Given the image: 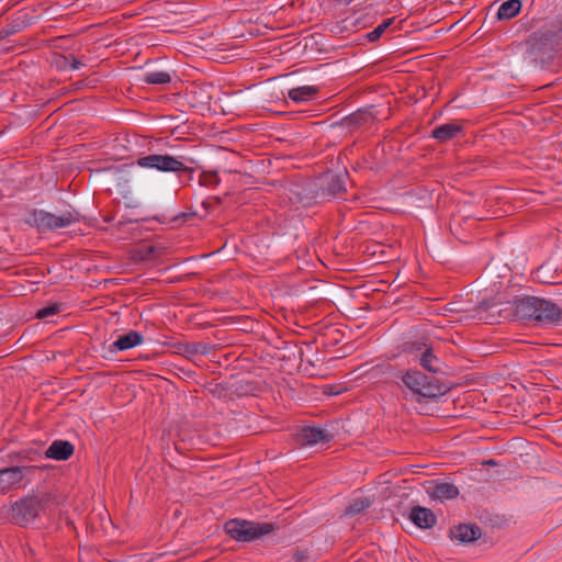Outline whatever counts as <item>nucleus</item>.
Wrapping results in <instances>:
<instances>
[{"label":"nucleus","instance_id":"1","mask_svg":"<svg viewBox=\"0 0 562 562\" xmlns=\"http://www.w3.org/2000/svg\"><path fill=\"white\" fill-rule=\"evenodd\" d=\"M562 38V27L544 26L532 32L525 42L516 65L522 70L543 68L552 58L554 48Z\"/></svg>","mask_w":562,"mask_h":562},{"label":"nucleus","instance_id":"2","mask_svg":"<svg viewBox=\"0 0 562 562\" xmlns=\"http://www.w3.org/2000/svg\"><path fill=\"white\" fill-rule=\"evenodd\" d=\"M79 221L80 214L76 210L67 211L61 215H55L43 210H33L25 220L30 226L35 227L40 232L57 231Z\"/></svg>","mask_w":562,"mask_h":562},{"label":"nucleus","instance_id":"3","mask_svg":"<svg viewBox=\"0 0 562 562\" xmlns=\"http://www.w3.org/2000/svg\"><path fill=\"white\" fill-rule=\"evenodd\" d=\"M50 502L52 496L48 493L29 495L12 504L11 517L19 526H26L33 521Z\"/></svg>","mask_w":562,"mask_h":562},{"label":"nucleus","instance_id":"4","mask_svg":"<svg viewBox=\"0 0 562 562\" xmlns=\"http://www.w3.org/2000/svg\"><path fill=\"white\" fill-rule=\"evenodd\" d=\"M402 381L415 394L430 398L443 395L450 389L447 384L417 370L407 371Z\"/></svg>","mask_w":562,"mask_h":562},{"label":"nucleus","instance_id":"5","mask_svg":"<svg viewBox=\"0 0 562 562\" xmlns=\"http://www.w3.org/2000/svg\"><path fill=\"white\" fill-rule=\"evenodd\" d=\"M211 97L207 91L195 85L194 82L178 85V111L186 112L191 110L192 114L195 111H202L209 105Z\"/></svg>","mask_w":562,"mask_h":562},{"label":"nucleus","instance_id":"6","mask_svg":"<svg viewBox=\"0 0 562 562\" xmlns=\"http://www.w3.org/2000/svg\"><path fill=\"white\" fill-rule=\"evenodd\" d=\"M226 532L238 541H251L260 536L269 533L272 530L270 524H255L247 520H229L225 524Z\"/></svg>","mask_w":562,"mask_h":562},{"label":"nucleus","instance_id":"7","mask_svg":"<svg viewBox=\"0 0 562 562\" xmlns=\"http://www.w3.org/2000/svg\"><path fill=\"white\" fill-rule=\"evenodd\" d=\"M34 467H11L0 469V493H8L21 487L25 475L34 471Z\"/></svg>","mask_w":562,"mask_h":562},{"label":"nucleus","instance_id":"8","mask_svg":"<svg viewBox=\"0 0 562 562\" xmlns=\"http://www.w3.org/2000/svg\"><path fill=\"white\" fill-rule=\"evenodd\" d=\"M319 188L316 183L307 181L300 184H293L289 189V201L292 204L310 205L319 194Z\"/></svg>","mask_w":562,"mask_h":562},{"label":"nucleus","instance_id":"9","mask_svg":"<svg viewBox=\"0 0 562 562\" xmlns=\"http://www.w3.org/2000/svg\"><path fill=\"white\" fill-rule=\"evenodd\" d=\"M347 179L348 172L346 170L340 173H326L322 178V187L319 188L322 196H336L344 193Z\"/></svg>","mask_w":562,"mask_h":562},{"label":"nucleus","instance_id":"10","mask_svg":"<svg viewBox=\"0 0 562 562\" xmlns=\"http://www.w3.org/2000/svg\"><path fill=\"white\" fill-rule=\"evenodd\" d=\"M537 322L559 324L562 322V310L555 303L539 297Z\"/></svg>","mask_w":562,"mask_h":562},{"label":"nucleus","instance_id":"11","mask_svg":"<svg viewBox=\"0 0 562 562\" xmlns=\"http://www.w3.org/2000/svg\"><path fill=\"white\" fill-rule=\"evenodd\" d=\"M140 167L157 168L161 171H176V157L169 155H148L137 160Z\"/></svg>","mask_w":562,"mask_h":562},{"label":"nucleus","instance_id":"12","mask_svg":"<svg viewBox=\"0 0 562 562\" xmlns=\"http://www.w3.org/2000/svg\"><path fill=\"white\" fill-rule=\"evenodd\" d=\"M331 438L333 435L326 430L305 427L297 434L296 440L301 446H313L319 442H329Z\"/></svg>","mask_w":562,"mask_h":562},{"label":"nucleus","instance_id":"13","mask_svg":"<svg viewBox=\"0 0 562 562\" xmlns=\"http://www.w3.org/2000/svg\"><path fill=\"white\" fill-rule=\"evenodd\" d=\"M539 297L531 296L518 300L515 305V315L522 321H537Z\"/></svg>","mask_w":562,"mask_h":562},{"label":"nucleus","instance_id":"14","mask_svg":"<svg viewBox=\"0 0 562 562\" xmlns=\"http://www.w3.org/2000/svg\"><path fill=\"white\" fill-rule=\"evenodd\" d=\"M409 519L422 529H428L436 525L435 514L426 507L415 506L412 508Z\"/></svg>","mask_w":562,"mask_h":562},{"label":"nucleus","instance_id":"15","mask_svg":"<svg viewBox=\"0 0 562 562\" xmlns=\"http://www.w3.org/2000/svg\"><path fill=\"white\" fill-rule=\"evenodd\" d=\"M74 445L66 440H55L46 450L45 457L54 460H68L74 454Z\"/></svg>","mask_w":562,"mask_h":562},{"label":"nucleus","instance_id":"16","mask_svg":"<svg viewBox=\"0 0 562 562\" xmlns=\"http://www.w3.org/2000/svg\"><path fill=\"white\" fill-rule=\"evenodd\" d=\"M450 536L461 542H472L481 537V528L477 525L461 524L450 530Z\"/></svg>","mask_w":562,"mask_h":562},{"label":"nucleus","instance_id":"17","mask_svg":"<svg viewBox=\"0 0 562 562\" xmlns=\"http://www.w3.org/2000/svg\"><path fill=\"white\" fill-rule=\"evenodd\" d=\"M143 335L138 331L131 330L130 333L120 336L111 346V351L113 350H127L133 347H136L143 342Z\"/></svg>","mask_w":562,"mask_h":562},{"label":"nucleus","instance_id":"18","mask_svg":"<svg viewBox=\"0 0 562 562\" xmlns=\"http://www.w3.org/2000/svg\"><path fill=\"white\" fill-rule=\"evenodd\" d=\"M430 496L437 499H452L459 495V488L452 484L447 482L437 483L432 491L429 492Z\"/></svg>","mask_w":562,"mask_h":562},{"label":"nucleus","instance_id":"19","mask_svg":"<svg viewBox=\"0 0 562 562\" xmlns=\"http://www.w3.org/2000/svg\"><path fill=\"white\" fill-rule=\"evenodd\" d=\"M373 121V115L368 110H358L357 112L341 120L346 127H359Z\"/></svg>","mask_w":562,"mask_h":562},{"label":"nucleus","instance_id":"20","mask_svg":"<svg viewBox=\"0 0 562 562\" xmlns=\"http://www.w3.org/2000/svg\"><path fill=\"white\" fill-rule=\"evenodd\" d=\"M462 131V126L457 123H447L436 127L431 136L440 142L452 139Z\"/></svg>","mask_w":562,"mask_h":562},{"label":"nucleus","instance_id":"21","mask_svg":"<svg viewBox=\"0 0 562 562\" xmlns=\"http://www.w3.org/2000/svg\"><path fill=\"white\" fill-rule=\"evenodd\" d=\"M520 0H508L501 4L497 11L498 20H508L516 16L521 10Z\"/></svg>","mask_w":562,"mask_h":562},{"label":"nucleus","instance_id":"22","mask_svg":"<svg viewBox=\"0 0 562 562\" xmlns=\"http://www.w3.org/2000/svg\"><path fill=\"white\" fill-rule=\"evenodd\" d=\"M373 504V501L369 497L356 498L353 499L349 506L345 509V516L353 517L359 514H362L366 509H368Z\"/></svg>","mask_w":562,"mask_h":562},{"label":"nucleus","instance_id":"23","mask_svg":"<svg viewBox=\"0 0 562 562\" xmlns=\"http://www.w3.org/2000/svg\"><path fill=\"white\" fill-rule=\"evenodd\" d=\"M318 92L317 88L311 86H303L293 88L289 91V98L294 102H303L310 100Z\"/></svg>","mask_w":562,"mask_h":562},{"label":"nucleus","instance_id":"24","mask_svg":"<svg viewBox=\"0 0 562 562\" xmlns=\"http://www.w3.org/2000/svg\"><path fill=\"white\" fill-rule=\"evenodd\" d=\"M420 366L429 372H438L439 369L435 367V362H438V358L432 353L431 347H426L420 356Z\"/></svg>","mask_w":562,"mask_h":562},{"label":"nucleus","instance_id":"25","mask_svg":"<svg viewBox=\"0 0 562 562\" xmlns=\"http://www.w3.org/2000/svg\"><path fill=\"white\" fill-rule=\"evenodd\" d=\"M179 148H180V145H178V162H177L178 175L181 171H191V170H193V167L187 166L184 164V161H189L192 165L196 162V159L194 157L188 156L187 153H184L182 150H179Z\"/></svg>","mask_w":562,"mask_h":562},{"label":"nucleus","instance_id":"26","mask_svg":"<svg viewBox=\"0 0 562 562\" xmlns=\"http://www.w3.org/2000/svg\"><path fill=\"white\" fill-rule=\"evenodd\" d=\"M394 18H390L380 25H378L373 31L368 33L367 38L369 42H375L378 41L381 35L385 32V30L393 23Z\"/></svg>","mask_w":562,"mask_h":562},{"label":"nucleus","instance_id":"27","mask_svg":"<svg viewBox=\"0 0 562 562\" xmlns=\"http://www.w3.org/2000/svg\"><path fill=\"white\" fill-rule=\"evenodd\" d=\"M170 75L164 71L151 72L146 77V82L154 85L167 83L170 82Z\"/></svg>","mask_w":562,"mask_h":562},{"label":"nucleus","instance_id":"28","mask_svg":"<svg viewBox=\"0 0 562 562\" xmlns=\"http://www.w3.org/2000/svg\"><path fill=\"white\" fill-rule=\"evenodd\" d=\"M60 312V304L53 303L46 307H43L36 312V318L43 319L48 316H53Z\"/></svg>","mask_w":562,"mask_h":562},{"label":"nucleus","instance_id":"29","mask_svg":"<svg viewBox=\"0 0 562 562\" xmlns=\"http://www.w3.org/2000/svg\"><path fill=\"white\" fill-rule=\"evenodd\" d=\"M442 314L448 316L452 314H461L469 312L468 308L463 307L459 302H450L442 308Z\"/></svg>","mask_w":562,"mask_h":562},{"label":"nucleus","instance_id":"30","mask_svg":"<svg viewBox=\"0 0 562 562\" xmlns=\"http://www.w3.org/2000/svg\"><path fill=\"white\" fill-rule=\"evenodd\" d=\"M183 115H180L178 114V123H181L183 125H186L187 123H190V122H193V115L191 110H187V113L186 112H182ZM180 124H178V140H181L182 137L180 136V134H186L187 132L186 131H180Z\"/></svg>","mask_w":562,"mask_h":562},{"label":"nucleus","instance_id":"31","mask_svg":"<svg viewBox=\"0 0 562 562\" xmlns=\"http://www.w3.org/2000/svg\"><path fill=\"white\" fill-rule=\"evenodd\" d=\"M426 347H428V346L423 341H412V342L405 344L404 350L408 353H416V352H423Z\"/></svg>","mask_w":562,"mask_h":562},{"label":"nucleus","instance_id":"32","mask_svg":"<svg viewBox=\"0 0 562 562\" xmlns=\"http://www.w3.org/2000/svg\"><path fill=\"white\" fill-rule=\"evenodd\" d=\"M201 345H181L178 344V355H195L199 352Z\"/></svg>","mask_w":562,"mask_h":562},{"label":"nucleus","instance_id":"33","mask_svg":"<svg viewBox=\"0 0 562 562\" xmlns=\"http://www.w3.org/2000/svg\"><path fill=\"white\" fill-rule=\"evenodd\" d=\"M204 176H205V183L206 184H213V183L216 184L220 181L216 171H214V172H205Z\"/></svg>","mask_w":562,"mask_h":562},{"label":"nucleus","instance_id":"34","mask_svg":"<svg viewBox=\"0 0 562 562\" xmlns=\"http://www.w3.org/2000/svg\"><path fill=\"white\" fill-rule=\"evenodd\" d=\"M69 63H70V57L69 56H64V55H60L58 57V59L56 60V65L59 68H67V67H69Z\"/></svg>","mask_w":562,"mask_h":562},{"label":"nucleus","instance_id":"35","mask_svg":"<svg viewBox=\"0 0 562 562\" xmlns=\"http://www.w3.org/2000/svg\"><path fill=\"white\" fill-rule=\"evenodd\" d=\"M70 57V63H69V68L72 69V70H76V69H79L83 64L77 59L74 55H69Z\"/></svg>","mask_w":562,"mask_h":562},{"label":"nucleus","instance_id":"36","mask_svg":"<svg viewBox=\"0 0 562 562\" xmlns=\"http://www.w3.org/2000/svg\"><path fill=\"white\" fill-rule=\"evenodd\" d=\"M194 215L193 213H178V221L179 220H182V221H187L190 216Z\"/></svg>","mask_w":562,"mask_h":562},{"label":"nucleus","instance_id":"37","mask_svg":"<svg viewBox=\"0 0 562 562\" xmlns=\"http://www.w3.org/2000/svg\"><path fill=\"white\" fill-rule=\"evenodd\" d=\"M177 371H178V378H182V375L180 373H183L184 375H189V371H187L183 367L178 366Z\"/></svg>","mask_w":562,"mask_h":562},{"label":"nucleus","instance_id":"38","mask_svg":"<svg viewBox=\"0 0 562 562\" xmlns=\"http://www.w3.org/2000/svg\"><path fill=\"white\" fill-rule=\"evenodd\" d=\"M482 464H483V465H491V467H494V465H496L497 463H496V461H495V460L490 459V460L483 461V462H482Z\"/></svg>","mask_w":562,"mask_h":562},{"label":"nucleus","instance_id":"39","mask_svg":"<svg viewBox=\"0 0 562 562\" xmlns=\"http://www.w3.org/2000/svg\"><path fill=\"white\" fill-rule=\"evenodd\" d=\"M178 52H182L184 55H189V53L193 52V49H188V50L178 49Z\"/></svg>","mask_w":562,"mask_h":562},{"label":"nucleus","instance_id":"40","mask_svg":"<svg viewBox=\"0 0 562 562\" xmlns=\"http://www.w3.org/2000/svg\"><path fill=\"white\" fill-rule=\"evenodd\" d=\"M295 558H296L297 560H301V559L303 558V555H302V553L297 552V553H295Z\"/></svg>","mask_w":562,"mask_h":562}]
</instances>
